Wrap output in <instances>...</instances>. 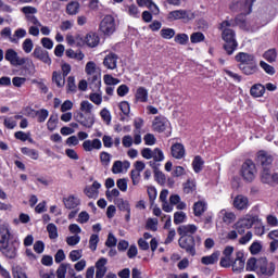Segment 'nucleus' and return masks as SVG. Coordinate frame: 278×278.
<instances>
[{
	"mask_svg": "<svg viewBox=\"0 0 278 278\" xmlns=\"http://www.w3.org/2000/svg\"><path fill=\"white\" fill-rule=\"evenodd\" d=\"M100 161L102 162L103 166H108L112 162V154L108 152H101Z\"/></svg>",
	"mask_w": 278,
	"mask_h": 278,
	"instance_id": "0e129e2a",
	"label": "nucleus"
},
{
	"mask_svg": "<svg viewBox=\"0 0 278 278\" xmlns=\"http://www.w3.org/2000/svg\"><path fill=\"white\" fill-rule=\"evenodd\" d=\"M260 66L261 68H263V71H265V73H267V75H275V67H273L268 63L261 61Z\"/></svg>",
	"mask_w": 278,
	"mask_h": 278,
	"instance_id": "69168bd1",
	"label": "nucleus"
},
{
	"mask_svg": "<svg viewBox=\"0 0 278 278\" xmlns=\"http://www.w3.org/2000/svg\"><path fill=\"white\" fill-rule=\"evenodd\" d=\"M170 154L175 160H184L186 157V147L181 143H174L170 147Z\"/></svg>",
	"mask_w": 278,
	"mask_h": 278,
	"instance_id": "6ab92c4d",
	"label": "nucleus"
},
{
	"mask_svg": "<svg viewBox=\"0 0 278 278\" xmlns=\"http://www.w3.org/2000/svg\"><path fill=\"white\" fill-rule=\"evenodd\" d=\"M79 2L72 1L66 5V13L70 14V16H75V14H79Z\"/></svg>",
	"mask_w": 278,
	"mask_h": 278,
	"instance_id": "e433bc0d",
	"label": "nucleus"
},
{
	"mask_svg": "<svg viewBox=\"0 0 278 278\" xmlns=\"http://www.w3.org/2000/svg\"><path fill=\"white\" fill-rule=\"evenodd\" d=\"M99 244V235H91L89 239V249L97 251V245Z\"/></svg>",
	"mask_w": 278,
	"mask_h": 278,
	"instance_id": "774afa93",
	"label": "nucleus"
},
{
	"mask_svg": "<svg viewBox=\"0 0 278 278\" xmlns=\"http://www.w3.org/2000/svg\"><path fill=\"white\" fill-rule=\"evenodd\" d=\"M10 242V229L5 226H0V244Z\"/></svg>",
	"mask_w": 278,
	"mask_h": 278,
	"instance_id": "79ce46f5",
	"label": "nucleus"
},
{
	"mask_svg": "<svg viewBox=\"0 0 278 278\" xmlns=\"http://www.w3.org/2000/svg\"><path fill=\"white\" fill-rule=\"evenodd\" d=\"M3 125L7 129H14L17 123L16 119H14V117H4Z\"/></svg>",
	"mask_w": 278,
	"mask_h": 278,
	"instance_id": "13d9d810",
	"label": "nucleus"
},
{
	"mask_svg": "<svg viewBox=\"0 0 278 278\" xmlns=\"http://www.w3.org/2000/svg\"><path fill=\"white\" fill-rule=\"evenodd\" d=\"M33 55L36 58V60H39L40 62H43V64L51 66V56H49V51L42 49V47L37 46L34 49Z\"/></svg>",
	"mask_w": 278,
	"mask_h": 278,
	"instance_id": "f8f14e48",
	"label": "nucleus"
},
{
	"mask_svg": "<svg viewBox=\"0 0 278 278\" xmlns=\"http://www.w3.org/2000/svg\"><path fill=\"white\" fill-rule=\"evenodd\" d=\"M195 191H197V184H194L193 180H188L184 185V192H185V194H192Z\"/></svg>",
	"mask_w": 278,
	"mask_h": 278,
	"instance_id": "de8ad7c7",
	"label": "nucleus"
},
{
	"mask_svg": "<svg viewBox=\"0 0 278 278\" xmlns=\"http://www.w3.org/2000/svg\"><path fill=\"white\" fill-rule=\"evenodd\" d=\"M276 268L277 267L275 263H265L260 266V274L263 275L264 277H273V275H275Z\"/></svg>",
	"mask_w": 278,
	"mask_h": 278,
	"instance_id": "393cba45",
	"label": "nucleus"
},
{
	"mask_svg": "<svg viewBox=\"0 0 278 278\" xmlns=\"http://www.w3.org/2000/svg\"><path fill=\"white\" fill-rule=\"evenodd\" d=\"M12 276L13 278H29L27 276V271L21 265L12 267Z\"/></svg>",
	"mask_w": 278,
	"mask_h": 278,
	"instance_id": "c9c22d12",
	"label": "nucleus"
},
{
	"mask_svg": "<svg viewBox=\"0 0 278 278\" xmlns=\"http://www.w3.org/2000/svg\"><path fill=\"white\" fill-rule=\"evenodd\" d=\"M80 257H84V250H72L70 252L68 258L71 262H79Z\"/></svg>",
	"mask_w": 278,
	"mask_h": 278,
	"instance_id": "8fccbe9b",
	"label": "nucleus"
},
{
	"mask_svg": "<svg viewBox=\"0 0 278 278\" xmlns=\"http://www.w3.org/2000/svg\"><path fill=\"white\" fill-rule=\"evenodd\" d=\"M63 203L66 210H75V207H78V205H80L81 200H79V198L75 195H70L63 199Z\"/></svg>",
	"mask_w": 278,
	"mask_h": 278,
	"instance_id": "c85d7f7f",
	"label": "nucleus"
},
{
	"mask_svg": "<svg viewBox=\"0 0 278 278\" xmlns=\"http://www.w3.org/2000/svg\"><path fill=\"white\" fill-rule=\"evenodd\" d=\"M136 103H147L149 101V90L144 87H139L135 93Z\"/></svg>",
	"mask_w": 278,
	"mask_h": 278,
	"instance_id": "b1692460",
	"label": "nucleus"
},
{
	"mask_svg": "<svg viewBox=\"0 0 278 278\" xmlns=\"http://www.w3.org/2000/svg\"><path fill=\"white\" fill-rule=\"evenodd\" d=\"M85 73L88 75L87 81L93 92L101 90V73L97 72V63L89 61L86 64Z\"/></svg>",
	"mask_w": 278,
	"mask_h": 278,
	"instance_id": "f03ea898",
	"label": "nucleus"
},
{
	"mask_svg": "<svg viewBox=\"0 0 278 278\" xmlns=\"http://www.w3.org/2000/svg\"><path fill=\"white\" fill-rule=\"evenodd\" d=\"M146 229L155 231L157 229V218H149L146 224Z\"/></svg>",
	"mask_w": 278,
	"mask_h": 278,
	"instance_id": "338daca9",
	"label": "nucleus"
},
{
	"mask_svg": "<svg viewBox=\"0 0 278 278\" xmlns=\"http://www.w3.org/2000/svg\"><path fill=\"white\" fill-rule=\"evenodd\" d=\"M1 36H3L4 38H9L10 42H12L13 45H18V38L12 36V28L4 27L1 30Z\"/></svg>",
	"mask_w": 278,
	"mask_h": 278,
	"instance_id": "37998d69",
	"label": "nucleus"
},
{
	"mask_svg": "<svg viewBox=\"0 0 278 278\" xmlns=\"http://www.w3.org/2000/svg\"><path fill=\"white\" fill-rule=\"evenodd\" d=\"M65 77L60 72H53L52 81L56 84L58 88H63L64 84H66Z\"/></svg>",
	"mask_w": 278,
	"mask_h": 278,
	"instance_id": "a19ab883",
	"label": "nucleus"
},
{
	"mask_svg": "<svg viewBox=\"0 0 278 278\" xmlns=\"http://www.w3.org/2000/svg\"><path fill=\"white\" fill-rule=\"evenodd\" d=\"M264 92H266V87H264V85L262 84H255L250 89L251 97H254L256 99L260 97H264Z\"/></svg>",
	"mask_w": 278,
	"mask_h": 278,
	"instance_id": "7c9ffc66",
	"label": "nucleus"
},
{
	"mask_svg": "<svg viewBox=\"0 0 278 278\" xmlns=\"http://www.w3.org/2000/svg\"><path fill=\"white\" fill-rule=\"evenodd\" d=\"M112 173L113 175H121L123 173V162L122 161H115L112 166Z\"/></svg>",
	"mask_w": 278,
	"mask_h": 278,
	"instance_id": "680f3d73",
	"label": "nucleus"
},
{
	"mask_svg": "<svg viewBox=\"0 0 278 278\" xmlns=\"http://www.w3.org/2000/svg\"><path fill=\"white\" fill-rule=\"evenodd\" d=\"M85 42L87 45V47H90L91 49H93V47H97L100 42L99 36L94 33H89L86 36Z\"/></svg>",
	"mask_w": 278,
	"mask_h": 278,
	"instance_id": "473e14b6",
	"label": "nucleus"
},
{
	"mask_svg": "<svg viewBox=\"0 0 278 278\" xmlns=\"http://www.w3.org/2000/svg\"><path fill=\"white\" fill-rule=\"evenodd\" d=\"M47 231L49 233L50 240H58V226H55V224H48Z\"/></svg>",
	"mask_w": 278,
	"mask_h": 278,
	"instance_id": "a18cd8bd",
	"label": "nucleus"
},
{
	"mask_svg": "<svg viewBox=\"0 0 278 278\" xmlns=\"http://www.w3.org/2000/svg\"><path fill=\"white\" fill-rule=\"evenodd\" d=\"M195 231H199V227L194 224L181 225L177 229L181 237L194 236Z\"/></svg>",
	"mask_w": 278,
	"mask_h": 278,
	"instance_id": "412c9836",
	"label": "nucleus"
},
{
	"mask_svg": "<svg viewBox=\"0 0 278 278\" xmlns=\"http://www.w3.org/2000/svg\"><path fill=\"white\" fill-rule=\"evenodd\" d=\"M187 218H188V216L186 215V213L184 211H179L174 214L175 225H181V223H186Z\"/></svg>",
	"mask_w": 278,
	"mask_h": 278,
	"instance_id": "09e8293b",
	"label": "nucleus"
},
{
	"mask_svg": "<svg viewBox=\"0 0 278 278\" xmlns=\"http://www.w3.org/2000/svg\"><path fill=\"white\" fill-rule=\"evenodd\" d=\"M261 179L263 184H269V185L277 184L278 174L277 173L270 174V169L268 167H264L261 174Z\"/></svg>",
	"mask_w": 278,
	"mask_h": 278,
	"instance_id": "aec40b11",
	"label": "nucleus"
},
{
	"mask_svg": "<svg viewBox=\"0 0 278 278\" xmlns=\"http://www.w3.org/2000/svg\"><path fill=\"white\" fill-rule=\"evenodd\" d=\"M257 174V168L255 167V163L251 160H247L241 167V175L245 181H253L255 179V175Z\"/></svg>",
	"mask_w": 278,
	"mask_h": 278,
	"instance_id": "1a4fd4ad",
	"label": "nucleus"
},
{
	"mask_svg": "<svg viewBox=\"0 0 278 278\" xmlns=\"http://www.w3.org/2000/svg\"><path fill=\"white\" fill-rule=\"evenodd\" d=\"M161 36L165 40H170V38H175V29H173V28H163V29H161Z\"/></svg>",
	"mask_w": 278,
	"mask_h": 278,
	"instance_id": "864d4df0",
	"label": "nucleus"
},
{
	"mask_svg": "<svg viewBox=\"0 0 278 278\" xmlns=\"http://www.w3.org/2000/svg\"><path fill=\"white\" fill-rule=\"evenodd\" d=\"M218 218L225 223V225H231V223H236V213L228 211L226 208H223L218 214Z\"/></svg>",
	"mask_w": 278,
	"mask_h": 278,
	"instance_id": "5701e85b",
	"label": "nucleus"
},
{
	"mask_svg": "<svg viewBox=\"0 0 278 278\" xmlns=\"http://www.w3.org/2000/svg\"><path fill=\"white\" fill-rule=\"evenodd\" d=\"M117 64H118V54L114 52H110L109 54L105 55L103 60V66H105V68H109V71H115V68H117Z\"/></svg>",
	"mask_w": 278,
	"mask_h": 278,
	"instance_id": "dca6fc26",
	"label": "nucleus"
},
{
	"mask_svg": "<svg viewBox=\"0 0 278 278\" xmlns=\"http://www.w3.org/2000/svg\"><path fill=\"white\" fill-rule=\"evenodd\" d=\"M21 152L23 153V155H27V157H30V160H38V157H40V154L36 149L24 147L21 149Z\"/></svg>",
	"mask_w": 278,
	"mask_h": 278,
	"instance_id": "58836bf2",
	"label": "nucleus"
},
{
	"mask_svg": "<svg viewBox=\"0 0 278 278\" xmlns=\"http://www.w3.org/2000/svg\"><path fill=\"white\" fill-rule=\"evenodd\" d=\"M194 18V13L190 10H175L167 14V21L173 23V21H192Z\"/></svg>",
	"mask_w": 278,
	"mask_h": 278,
	"instance_id": "0eeeda50",
	"label": "nucleus"
},
{
	"mask_svg": "<svg viewBox=\"0 0 278 278\" xmlns=\"http://www.w3.org/2000/svg\"><path fill=\"white\" fill-rule=\"evenodd\" d=\"M114 203L121 212H130L131 210V206L129 205V201L124 200L122 198L115 199Z\"/></svg>",
	"mask_w": 278,
	"mask_h": 278,
	"instance_id": "f704fd0d",
	"label": "nucleus"
},
{
	"mask_svg": "<svg viewBox=\"0 0 278 278\" xmlns=\"http://www.w3.org/2000/svg\"><path fill=\"white\" fill-rule=\"evenodd\" d=\"M58 123H60V118L58 117V114L51 115L47 122L48 130L55 131V129H58Z\"/></svg>",
	"mask_w": 278,
	"mask_h": 278,
	"instance_id": "ea45409f",
	"label": "nucleus"
},
{
	"mask_svg": "<svg viewBox=\"0 0 278 278\" xmlns=\"http://www.w3.org/2000/svg\"><path fill=\"white\" fill-rule=\"evenodd\" d=\"M154 162H164V152L160 148H155L152 152Z\"/></svg>",
	"mask_w": 278,
	"mask_h": 278,
	"instance_id": "5fc2aeb1",
	"label": "nucleus"
},
{
	"mask_svg": "<svg viewBox=\"0 0 278 278\" xmlns=\"http://www.w3.org/2000/svg\"><path fill=\"white\" fill-rule=\"evenodd\" d=\"M257 224H260V216L249 213L245 216H243L242 218H240L236 223L235 227H236V230L238 231V233H240V236H242V233H244V231H247V229H251V227H253V225H257Z\"/></svg>",
	"mask_w": 278,
	"mask_h": 278,
	"instance_id": "7ed1b4c3",
	"label": "nucleus"
},
{
	"mask_svg": "<svg viewBox=\"0 0 278 278\" xmlns=\"http://www.w3.org/2000/svg\"><path fill=\"white\" fill-rule=\"evenodd\" d=\"M124 12L127 13L128 16H131L132 18H140V10L136 4H124Z\"/></svg>",
	"mask_w": 278,
	"mask_h": 278,
	"instance_id": "2f4dec72",
	"label": "nucleus"
},
{
	"mask_svg": "<svg viewBox=\"0 0 278 278\" xmlns=\"http://www.w3.org/2000/svg\"><path fill=\"white\" fill-rule=\"evenodd\" d=\"M101 188V182L94 180L92 186H87L84 193L88 199H99V189Z\"/></svg>",
	"mask_w": 278,
	"mask_h": 278,
	"instance_id": "a211bd4d",
	"label": "nucleus"
},
{
	"mask_svg": "<svg viewBox=\"0 0 278 278\" xmlns=\"http://www.w3.org/2000/svg\"><path fill=\"white\" fill-rule=\"evenodd\" d=\"M180 249H184L188 255L194 257L197 255V242L193 236L180 237L178 240Z\"/></svg>",
	"mask_w": 278,
	"mask_h": 278,
	"instance_id": "423d86ee",
	"label": "nucleus"
},
{
	"mask_svg": "<svg viewBox=\"0 0 278 278\" xmlns=\"http://www.w3.org/2000/svg\"><path fill=\"white\" fill-rule=\"evenodd\" d=\"M74 118L77 123L86 127L87 129H91L92 125H94V116L92 115H84V113L79 112L74 115Z\"/></svg>",
	"mask_w": 278,
	"mask_h": 278,
	"instance_id": "2eb2a0df",
	"label": "nucleus"
},
{
	"mask_svg": "<svg viewBox=\"0 0 278 278\" xmlns=\"http://www.w3.org/2000/svg\"><path fill=\"white\" fill-rule=\"evenodd\" d=\"M92 108H94V105H92L88 100L80 103V111L85 112V114H90V112H92Z\"/></svg>",
	"mask_w": 278,
	"mask_h": 278,
	"instance_id": "052dcab7",
	"label": "nucleus"
},
{
	"mask_svg": "<svg viewBox=\"0 0 278 278\" xmlns=\"http://www.w3.org/2000/svg\"><path fill=\"white\" fill-rule=\"evenodd\" d=\"M103 79L106 86H118V84H121L118 78H114V76L110 74L104 75Z\"/></svg>",
	"mask_w": 278,
	"mask_h": 278,
	"instance_id": "603ef678",
	"label": "nucleus"
},
{
	"mask_svg": "<svg viewBox=\"0 0 278 278\" xmlns=\"http://www.w3.org/2000/svg\"><path fill=\"white\" fill-rule=\"evenodd\" d=\"M100 31L104 34V36H112L116 31V22L114 16L106 15L100 23Z\"/></svg>",
	"mask_w": 278,
	"mask_h": 278,
	"instance_id": "6e6552de",
	"label": "nucleus"
},
{
	"mask_svg": "<svg viewBox=\"0 0 278 278\" xmlns=\"http://www.w3.org/2000/svg\"><path fill=\"white\" fill-rule=\"evenodd\" d=\"M253 3H255V0H245L243 4L238 0H233L230 4V10H232V12L241 10L243 14H251L253 11Z\"/></svg>",
	"mask_w": 278,
	"mask_h": 278,
	"instance_id": "9d476101",
	"label": "nucleus"
},
{
	"mask_svg": "<svg viewBox=\"0 0 278 278\" xmlns=\"http://www.w3.org/2000/svg\"><path fill=\"white\" fill-rule=\"evenodd\" d=\"M203 40H205V35H203V33L201 31L193 33L190 36V41L192 42V45L203 42Z\"/></svg>",
	"mask_w": 278,
	"mask_h": 278,
	"instance_id": "3c124183",
	"label": "nucleus"
},
{
	"mask_svg": "<svg viewBox=\"0 0 278 278\" xmlns=\"http://www.w3.org/2000/svg\"><path fill=\"white\" fill-rule=\"evenodd\" d=\"M169 126L170 122H168L164 116H156L152 123L153 130L157 131L159 134L166 131Z\"/></svg>",
	"mask_w": 278,
	"mask_h": 278,
	"instance_id": "9b49d317",
	"label": "nucleus"
},
{
	"mask_svg": "<svg viewBox=\"0 0 278 278\" xmlns=\"http://www.w3.org/2000/svg\"><path fill=\"white\" fill-rule=\"evenodd\" d=\"M118 108L121 112L124 114V116H129L131 112V106L129 105V102L123 101L118 104Z\"/></svg>",
	"mask_w": 278,
	"mask_h": 278,
	"instance_id": "4d7b16f0",
	"label": "nucleus"
},
{
	"mask_svg": "<svg viewBox=\"0 0 278 278\" xmlns=\"http://www.w3.org/2000/svg\"><path fill=\"white\" fill-rule=\"evenodd\" d=\"M236 62H239V66H244L245 64H251L255 62V55L247 53V52H239L235 56Z\"/></svg>",
	"mask_w": 278,
	"mask_h": 278,
	"instance_id": "4be33fe9",
	"label": "nucleus"
},
{
	"mask_svg": "<svg viewBox=\"0 0 278 278\" xmlns=\"http://www.w3.org/2000/svg\"><path fill=\"white\" fill-rule=\"evenodd\" d=\"M4 59L7 62H10L11 66H23L24 64H31L34 66V62L26 58H20L18 52L14 49H8L4 54Z\"/></svg>",
	"mask_w": 278,
	"mask_h": 278,
	"instance_id": "39448f33",
	"label": "nucleus"
},
{
	"mask_svg": "<svg viewBox=\"0 0 278 278\" xmlns=\"http://www.w3.org/2000/svg\"><path fill=\"white\" fill-rule=\"evenodd\" d=\"M35 115L37 116L38 123H45V121L49 118V111L46 109H40L35 112Z\"/></svg>",
	"mask_w": 278,
	"mask_h": 278,
	"instance_id": "49530a36",
	"label": "nucleus"
},
{
	"mask_svg": "<svg viewBox=\"0 0 278 278\" xmlns=\"http://www.w3.org/2000/svg\"><path fill=\"white\" fill-rule=\"evenodd\" d=\"M83 149L87 153L92 151H101V149H103V143L100 141V139H87L83 142Z\"/></svg>",
	"mask_w": 278,
	"mask_h": 278,
	"instance_id": "4468645a",
	"label": "nucleus"
},
{
	"mask_svg": "<svg viewBox=\"0 0 278 278\" xmlns=\"http://www.w3.org/2000/svg\"><path fill=\"white\" fill-rule=\"evenodd\" d=\"M22 49L26 53H31V51L34 50V41L30 38L25 39L22 43Z\"/></svg>",
	"mask_w": 278,
	"mask_h": 278,
	"instance_id": "6e6d98bb",
	"label": "nucleus"
},
{
	"mask_svg": "<svg viewBox=\"0 0 278 278\" xmlns=\"http://www.w3.org/2000/svg\"><path fill=\"white\" fill-rule=\"evenodd\" d=\"M247 260L244 258V252L243 251H238L236 253V260L232 261V271L240 274L242 270H244V264Z\"/></svg>",
	"mask_w": 278,
	"mask_h": 278,
	"instance_id": "ddd939ff",
	"label": "nucleus"
},
{
	"mask_svg": "<svg viewBox=\"0 0 278 278\" xmlns=\"http://www.w3.org/2000/svg\"><path fill=\"white\" fill-rule=\"evenodd\" d=\"M229 27H231V22L224 21L220 23L219 29L223 30L222 38L226 42L224 49L228 55H232L233 51L238 49V41L236 40V31Z\"/></svg>",
	"mask_w": 278,
	"mask_h": 278,
	"instance_id": "f257e3e1",
	"label": "nucleus"
},
{
	"mask_svg": "<svg viewBox=\"0 0 278 278\" xmlns=\"http://www.w3.org/2000/svg\"><path fill=\"white\" fill-rule=\"evenodd\" d=\"M174 40L177 45H188L190 38L186 34H178L175 36Z\"/></svg>",
	"mask_w": 278,
	"mask_h": 278,
	"instance_id": "bf43d9fd",
	"label": "nucleus"
},
{
	"mask_svg": "<svg viewBox=\"0 0 278 278\" xmlns=\"http://www.w3.org/2000/svg\"><path fill=\"white\" fill-rule=\"evenodd\" d=\"M18 247H21V243L17 240L8 241L0 245V252L8 260H14L18 255Z\"/></svg>",
	"mask_w": 278,
	"mask_h": 278,
	"instance_id": "20e7f679",
	"label": "nucleus"
},
{
	"mask_svg": "<svg viewBox=\"0 0 278 278\" xmlns=\"http://www.w3.org/2000/svg\"><path fill=\"white\" fill-rule=\"evenodd\" d=\"M66 273H67V266L66 263H62L58 269H56V277L58 278H66Z\"/></svg>",
	"mask_w": 278,
	"mask_h": 278,
	"instance_id": "e2e57ef3",
	"label": "nucleus"
},
{
	"mask_svg": "<svg viewBox=\"0 0 278 278\" xmlns=\"http://www.w3.org/2000/svg\"><path fill=\"white\" fill-rule=\"evenodd\" d=\"M238 68H240L243 75H255V73H257V61L248 63L245 65H238Z\"/></svg>",
	"mask_w": 278,
	"mask_h": 278,
	"instance_id": "bb28decb",
	"label": "nucleus"
},
{
	"mask_svg": "<svg viewBox=\"0 0 278 278\" xmlns=\"http://www.w3.org/2000/svg\"><path fill=\"white\" fill-rule=\"evenodd\" d=\"M233 207L236 210H249V198L244 195H237L233 200Z\"/></svg>",
	"mask_w": 278,
	"mask_h": 278,
	"instance_id": "a878e982",
	"label": "nucleus"
},
{
	"mask_svg": "<svg viewBox=\"0 0 278 278\" xmlns=\"http://www.w3.org/2000/svg\"><path fill=\"white\" fill-rule=\"evenodd\" d=\"M257 162L263 166V168H267V166L273 164V156L264 151H261L257 155Z\"/></svg>",
	"mask_w": 278,
	"mask_h": 278,
	"instance_id": "cd10ccee",
	"label": "nucleus"
},
{
	"mask_svg": "<svg viewBox=\"0 0 278 278\" xmlns=\"http://www.w3.org/2000/svg\"><path fill=\"white\" fill-rule=\"evenodd\" d=\"M203 164H205V161H203L201 156L197 155L192 162L194 173H201L203 170Z\"/></svg>",
	"mask_w": 278,
	"mask_h": 278,
	"instance_id": "c03bdc74",
	"label": "nucleus"
},
{
	"mask_svg": "<svg viewBox=\"0 0 278 278\" xmlns=\"http://www.w3.org/2000/svg\"><path fill=\"white\" fill-rule=\"evenodd\" d=\"M220 255V252H214L213 254L208 255V256H203L201 258L202 264H204V266H210L212 264H216V262H218V257Z\"/></svg>",
	"mask_w": 278,
	"mask_h": 278,
	"instance_id": "72a5a7b5",
	"label": "nucleus"
},
{
	"mask_svg": "<svg viewBox=\"0 0 278 278\" xmlns=\"http://www.w3.org/2000/svg\"><path fill=\"white\" fill-rule=\"evenodd\" d=\"M207 212V202L198 201L193 204V214L194 216H203Z\"/></svg>",
	"mask_w": 278,
	"mask_h": 278,
	"instance_id": "c756f323",
	"label": "nucleus"
},
{
	"mask_svg": "<svg viewBox=\"0 0 278 278\" xmlns=\"http://www.w3.org/2000/svg\"><path fill=\"white\" fill-rule=\"evenodd\" d=\"M277 49L271 48L267 51H265V53L263 54L264 60H266V62H269L270 64H273V62H277Z\"/></svg>",
	"mask_w": 278,
	"mask_h": 278,
	"instance_id": "4c0bfd02",
	"label": "nucleus"
},
{
	"mask_svg": "<svg viewBox=\"0 0 278 278\" xmlns=\"http://www.w3.org/2000/svg\"><path fill=\"white\" fill-rule=\"evenodd\" d=\"M108 273V258L101 257L96 262V278H103Z\"/></svg>",
	"mask_w": 278,
	"mask_h": 278,
	"instance_id": "f3484780",
	"label": "nucleus"
}]
</instances>
